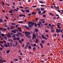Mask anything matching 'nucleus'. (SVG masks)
<instances>
[{
    "mask_svg": "<svg viewBox=\"0 0 63 63\" xmlns=\"http://www.w3.org/2000/svg\"><path fill=\"white\" fill-rule=\"evenodd\" d=\"M29 24V27L31 28V27H32L33 25H34V22H29L28 23Z\"/></svg>",
    "mask_w": 63,
    "mask_h": 63,
    "instance_id": "obj_1",
    "label": "nucleus"
},
{
    "mask_svg": "<svg viewBox=\"0 0 63 63\" xmlns=\"http://www.w3.org/2000/svg\"><path fill=\"white\" fill-rule=\"evenodd\" d=\"M31 34V32H26L25 33L26 37H28L29 35H30Z\"/></svg>",
    "mask_w": 63,
    "mask_h": 63,
    "instance_id": "obj_2",
    "label": "nucleus"
},
{
    "mask_svg": "<svg viewBox=\"0 0 63 63\" xmlns=\"http://www.w3.org/2000/svg\"><path fill=\"white\" fill-rule=\"evenodd\" d=\"M56 32L57 33H59V32H61V33H62L63 32V30H61L60 29H56Z\"/></svg>",
    "mask_w": 63,
    "mask_h": 63,
    "instance_id": "obj_3",
    "label": "nucleus"
},
{
    "mask_svg": "<svg viewBox=\"0 0 63 63\" xmlns=\"http://www.w3.org/2000/svg\"><path fill=\"white\" fill-rule=\"evenodd\" d=\"M22 33H20V32H18L17 34H16V36L17 37H19V35H22Z\"/></svg>",
    "mask_w": 63,
    "mask_h": 63,
    "instance_id": "obj_4",
    "label": "nucleus"
},
{
    "mask_svg": "<svg viewBox=\"0 0 63 63\" xmlns=\"http://www.w3.org/2000/svg\"><path fill=\"white\" fill-rule=\"evenodd\" d=\"M36 37V35L35 34H33L32 38L33 39H34Z\"/></svg>",
    "mask_w": 63,
    "mask_h": 63,
    "instance_id": "obj_5",
    "label": "nucleus"
},
{
    "mask_svg": "<svg viewBox=\"0 0 63 63\" xmlns=\"http://www.w3.org/2000/svg\"><path fill=\"white\" fill-rule=\"evenodd\" d=\"M19 16L20 17L21 16H24V17H25V16H26L25 15H19Z\"/></svg>",
    "mask_w": 63,
    "mask_h": 63,
    "instance_id": "obj_6",
    "label": "nucleus"
},
{
    "mask_svg": "<svg viewBox=\"0 0 63 63\" xmlns=\"http://www.w3.org/2000/svg\"><path fill=\"white\" fill-rule=\"evenodd\" d=\"M35 32L36 33H37V32H38V30L37 29L35 28Z\"/></svg>",
    "mask_w": 63,
    "mask_h": 63,
    "instance_id": "obj_7",
    "label": "nucleus"
},
{
    "mask_svg": "<svg viewBox=\"0 0 63 63\" xmlns=\"http://www.w3.org/2000/svg\"><path fill=\"white\" fill-rule=\"evenodd\" d=\"M10 51H11L10 50H7L6 51V53H9Z\"/></svg>",
    "mask_w": 63,
    "mask_h": 63,
    "instance_id": "obj_8",
    "label": "nucleus"
},
{
    "mask_svg": "<svg viewBox=\"0 0 63 63\" xmlns=\"http://www.w3.org/2000/svg\"><path fill=\"white\" fill-rule=\"evenodd\" d=\"M30 10L28 9H26L25 10V11L26 13H29V11Z\"/></svg>",
    "mask_w": 63,
    "mask_h": 63,
    "instance_id": "obj_9",
    "label": "nucleus"
},
{
    "mask_svg": "<svg viewBox=\"0 0 63 63\" xmlns=\"http://www.w3.org/2000/svg\"><path fill=\"white\" fill-rule=\"evenodd\" d=\"M18 58L19 59V60H22V59H23V58H21L20 57V56H19Z\"/></svg>",
    "mask_w": 63,
    "mask_h": 63,
    "instance_id": "obj_10",
    "label": "nucleus"
},
{
    "mask_svg": "<svg viewBox=\"0 0 63 63\" xmlns=\"http://www.w3.org/2000/svg\"><path fill=\"white\" fill-rule=\"evenodd\" d=\"M31 14L32 15H36V13L35 12H33Z\"/></svg>",
    "mask_w": 63,
    "mask_h": 63,
    "instance_id": "obj_11",
    "label": "nucleus"
},
{
    "mask_svg": "<svg viewBox=\"0 0 63 63\" xmlns=\"http://www.w3.org/2000/svg\"><path fill=\"white\" fill-rule=\"evenodd\" d=\"M11 32H13L14 33H16V31L14 30L11 31Z\"/></svg>",
    "mask_w": 63,
    "mask_h": 63,
    "instance_id": "obj_12",
    "label": "nucleus"
},
{
    "mask_svg": "<svg viewBox=\"0 0 63 63\" xmlns=\"http://www.w3.org/2000/svg\"><path fill=\"white\" fill-rule=\"evenodd\" d=\"M15 26H11L10 27V29H13V28H15Z\"/></svg>",
    "mask_w": 63,
    "mask_h": 63,
    "instance_id": "obj_13",
    "label": "nucleus"
},
{
    "mask_svg": "<svg viewBox=\"0 0 63 63\" xmlns=\"http://www.w3.org/2000/svg\"><path fill=\"white\" fill-rule=\"evenodd\" d=\"M0 22H1V23H2V22H3V19H0Z\"/></svg>",
    "mask_w": 63,
    "mask_h": 63,
    "instance_id": "obj_14",
    "label": "nucleus"
},
{
    "mask_svg": "<svg viewBox=\"0 0 63 63\" xmlns=\"http://www.w3.org/2000/svg\"><path fill=\"white\" fill-rule=\"evenodd\" d=\"M35 40L36 42V43H38V42H39V40H38V39H35Z\"/></svg>",
    "mask_w": 63,
    "mask_h": 63,
    "instance_id": "obj_15",
    "label": "nucleus"
},
{
    "mask_svg": "<svg viewBox=\"0 0 63 63\" xmlns=\"http://www.w3.org/2000/svg\"><path fill=\"white\" fill-rule=\"evenodd\" d=\"M45 41L42 40L41 41V42L42 44H44L45 43Z\"/></svg>",
    "mask_w": 63,
    "mask_h": 63,
    "instance_id": "obj_16",
    "label": "nucleus"
},
{
    "mask_svg": "<svg viewBox=\"0 0 63 63\" xmlns=\"http://www.w3.org/2000/svg\"><path fill=\"white\" fill-rule=\"evenodd\" d=\"M37 25H38V27H41L40 26H41V25L40 24V23H38L37 24Z\"/></svg>",
    "mask_w": 63,
    "mask_h": 63,
    "instance_id": "obj_17",
    "label": "nucleus"
},
{
    "mask_svg": "<svg viewBox=\"0 0 63 63\" xmlns=\"http://www.w3.org/2000/svg\"><path fill=\"white\" fill-rule=\"evenodd\" d=\"M1 36H2V37H4V36H5V35H4V34H1Z\"/></svg>",
    "mask_w": 63,
    "mask_h": 63,
    "instance_id": "obj_18",
    "label": "nucleus"
},
{
    "mask_svg": "<svg viewBox=\"0 0 63 63\" xmlns=\"http://www.w3.org/2000/svg\"><path fill=\"white\" fill-rule=\"evenodd\" d=\"M40 10L41 11H44L45 9H44V8H41Z\"/></svg>",
    "mask_w": 63,
    "mask_h": 63,
    "instance_id": "obj_19",
    "label": "nucleus"
},
{
    "mask_svg": "<svg viewBox=\"0 0 63 63\" xmlns=\"http://www.w3.org/2000/svg\"><path fill=\"white\" fill-rule=\"evenodd\" d=\"M37 11H40V8H38L37 9H36Z\"/></svg>",
    "mask_w": 63,
    "mask_h": 63,
    "instance_id": "obj_20",
    "label": "nucleus"
},
{
    "mask_svg": "<svg viewBox=\"0 0 63 63\" xmlns=\"http://www.w3.org/2000/svg\"><path fill=\"white\" fill-rule=\"evenodd\" d=\"M57 27L58 28H59L60 29V28H61V27H60V25H57Z\"/></svg>",
    "mask_w": 63,
    "mask_h": 63,
    "instance_id": "obj_21",
    "label": "nucleus"
},
{
    "mask_svg": "<svg viewBox=\"0 0 63 63\" xmlns=\"http://www.w3.org/2000/svg\"><path fill=\"white\" fill-rule=\"evenodd\" d=\"M23 22L22 21H19V22H18V23H22Z\"/></svg>",
    "mask_w": 63,
    "mask_h": 63,
    "instance_id": "obj_22",
    "label": "nucleus"
},
{
    "mask_svg": "<svg viewBox=\"0 0 63 63\" xmlns=\"http://www.w3.org/2000/svg\"><path fill=\"white\" fill-rule=\"evenodd\" d=\"M26 29H27V30H28L29 29H30V28H29V27H26Z\"/></svg>",
    "mask_w": 63,
    "mask_h": 63,
    "instance_id": "obj_23",
    "label": "nucleus"
},
{
    "mask_svg": "<svg viewBox=\"0 0 63 63\" xmlns=\"http://www.w3.org/2000/svg\"><path fill=\"white\" fill-rule=\"evenodd\" d=\"M28 48L29 49H31L32 48H31V46H30V45L29 47H28Z\"/></svg>",
    "mask_w": 63,
    "mask_h": 63,
    "instance_id": "obj_24",
    "label": "nucleus"
},
{
    "mask_svg": "<svg viewBox=\"0 0 63 63\" xmlns=\"http://www.w3.org/2000/svg\"><path fill=\"white\" fill-rule=\"evenodd\" d=\"M39 2L41 3L42 4H44V3L43 2V1H40Z\"/></svg>",
    "mask_w": 63,
    "mask_h": 63,
    "instance_id": "obj_25",
    "label": "nucleus"
},
{
    "mask_svg": "<svg viewBox=\"0 0 63 63\" xmlns=\"http://www.w3.org/2000/svg\"><path fill=\"white\" fill-rule=\"evenodd\" d=\"M12 11L11 10H10V11H9V13H13V12H12Z\"/></svg>",
    "mask_w": 63,
    "mask_h": 63,
    "instance_id": "obj_26",
    "label": "nucleus"
},
{
    "mask_svg": "<svg viewBox=\"0 0 63 63\" xmlns=\"http://www.w3.org/2000/svg\"><path fill=\"white\" fill-rule=\"evenodd\" d=\"M31 37V35H29L28 37V39H29Z\"/></svg>",
    "mask_w": 63,
    "mask_h": 63,
    "instance_id": "obj_27",
    "label": "nucleus"
},
{
    "mask_svg": "<svg viewBox=\"0 0 63 63\" xmlns=\"http://www.w3.org/2000/svg\"><path fill=\"white\" fill-rule=\"evenodd\" d=\"M44 35H42V39H45V37L44 36Z\"/></svg>",
    "mask_w": 63,
    "mask_h": 63,
    "instance_id": "obj_28",
    "label": "nucleus"
},
{
    "mask_svg": "<svg viewBox=\"0 0 63 63\" xmlns=\"http://www.w3.org/2000/svg\"><path fill=\"white\" fill-rule=\"evenodd\" d=\"M7 36L9 37V38H11V35L9 34H8L7 35Z\"/></svg>",
    "mask_w": 63,
    "mask_h": 63,
    "instance_id": "obj_29",
    "label": "nucleus"
},
{
    "mask_svg": "<svg viewBox=\"0 0 63 63\" xmlns=\"http://www.w3.org/2000/svg\"><path fill=\"white\" fill-rule=\"evenodd\" d=\"M4 38L5 40H7V37L6 36H4Z\"/></svg>",
    "mask_w": 63,
    "mask_h": 63,
    "instance_id": "obj_30",
    "label": "nucleus"
},
{
    "mask_svg": "<svg viewBox=\"0 0 63 63\" xmlns=\"http://www.w3.org/2000/svg\"><path fill=\"white\" fill-rule=\"evenodd\" d=\"M4 46V47H8V45H5Z\"/></svg>",
    "mask_w": 63,
    "mask_h": 63,
    "instance_id": "obj_31",
    "label": "nucleus"
},
{
    "mask_svg": "<svg viewBox=\"0 0 63 63\" xmlns=\"http://www.w3.org/2000/svg\"><path fill=\"white\" fill-rule=\"evenodd\" d=\"M0 46L2 47V48H4V47L1 44H0Z\"/></svg>",
    "mask_w": 63,
    "mask_h": 63,
    "instance_id": "obj_32",
    "label": "nucleus"
},
{
    "mask_svg": "<svg viewBox=\"0 0 63 63\" xmlns=\"http://www.w3.org/2000/svg\"><path fill=\"white\" fill-rule=\"evenodd\" d=\"M54 29V27H51V30H53Z\"/></svg>",
    "mask_w": 63,
    "mask_h": 63,
    "instance_id": "obj_33",
    "label": "nucleus"
},
{
    "mask_svg": "<svg viewBox=\"0 0 63 63\" xmlns=\"http://www.w3.org/2000/svg\"><path fill=\"white\" fill-rule=\"evenodd\" d=\"M19 43L20 44H22V42L21 41V40H20L18 41Z\"/></svg>",
    "mask_w": 63,
    "mask_h": 63,
    "instance_id": "obj_34",
    "label": "nucleus"
},
{
    "mask_svg": "<svg viewBox=\"0 0 63 63\" xmlns=\"http://www.w3.org/2000/svg\"><path fill=\"white\" fill-rule=\"evenodd\" d=\"M38 14H41V11H40L38 12Z\"/></svg>",
    "mask_w": 63,
    "mask_h": 63,
    "instance_id": "obj_35",
    "label": "nucleus"
},
{
    "mask_svg": "<svg viewBox=\"0 0 63 63\" xmlns=\"http://www.w3.org/2000/svg\"><path fill=\"white\" fill-rule=\"evenodd\" d=\"M17 40L19 41L20 40V38L19 37H17Z\"/></svg>",
    "mask_w": 63,
    "mask_h": 63,
    "instance_id": "obj_36",
    "label": "nucleus"
},
{
    "mask_svg": "<svg viewBox=\"0 0 63 63\" xmlns=\"http://www.w3.org/2000/svg\"><path fill=\"white\" fill-rule=\"evenodd\" d=\"M11 25H16V24H15V23H12Z\"/></svg>",
    "mask_w": 63,
    "mask_h": 63,
    "instance_id": "obj_37",
    "label": "nucleus"
},
{
    "mask_svg": "<svg viewBox=\"0 0 63 63\" xmlns=\"http://www.w3.org/2000/svg\"><path fill=\"white\" fill-rule=\"evenodd\" d=\"M12 38H15L16 37L15 35L12 36Z\"/></svg>",
    "mask_w": 63,
    "mask_h": 63,
    "instance_id": "obj_38",
    "label": "nucleus"
},
{
    "mask_svg": "<svg viewBox=\"0 0 63 63\" xmlns=\"http://www.w3.org/2000/svg\"><path fill=\"white\" fill-rule=\"evenodd\" d=\"M49 14L51 16H54V15H53V14H52V13H49Z\"/></svg>",
    "mask_w": 63,
    "mask_h": 63,
    "instance_id": "obj_39",
    "label": "nucleus"
},
{
    "mask_svg": "<svg viewBox=\"0 0 63 63\" xmlns=\"http://www.w3.org/2000/svg\"><path fill=\"white\" fill-rule=\"evenodd\" d=\"M54 30H51V32H52V33H53V32H54Z\"/></svg>",
    "mask_w": 63,
    "mask_h": 63,
    "instance_id": "obj_40",
    "label": "nucleus"
},
{
    "mask_svg": "<svg viewBox=\"0 0 63 63\" xmlns=\"http://www.w3.org/2000/svg\"><path fill=\"white\" fill-rule=\"evenodd\" d=\"M21 11L22 13H25V11L23 10H21Z\"/></svg>",
    "mask_w": 63,
    "mask_h": 63,
    "instance_id": "obj_41",
    "label": "nucleus"
},
{
    "mask_svg": "<svg viewBox=\"0 0 63 63\" xmlns=\"http://www.w3.org/2000/svg\"><path fill=\"white\" fill-rule=\"evenodd\" d=\"M46 10H44L43 12V13L44 14H45V13H46Z\"/></svg>",
    "mask_w": 63,
    "mask_h": 63,
    "instance_id": "obj_42",
    "label": "nucleus"
},
{
    "mask_svg": "<svg viewBox=\"0 0 63 63\" xmlns=\"http://www.w3.org/2000/svg\"><path fill=\"white\" fill-rule=\"evenodd\" d=\"M29 8H30V7H27L25 8V9H29Z\"/></svg>",
    "mask_w": 63,
    "mask_h": 63,
    "instance_id": "obj_43",
    "label": "nucleus"
},
{
    "mask_svg": "<svg viewBox=\"0 0 63 63\" xmlns=\"http://www.w3.org/2000/svg\"><path fill=\"white\" fill-rule=\"evenodd\" d=\"M7 45H8L9 47H10V43H7Z\"/></svg>",
    "mask_w": 63,
    "mask_h": 63,
    "instance_id": "obj_44",
    "label": "nucleus"
},
{
    "mask_svg": "<svg viewBox=\"0 0 63 63\" xmlns=\"http://www.w3.org/2000/svg\"><path fill=\"white\" fill-rule=\"evenodd\" d=\"M3 31H6V30H7V29H4V28L3 29Z\"/></svg>",
    "mask_w": 63,
    "mask_h": 63,
    "instance_id": "obj_45",
    "label": "nucleus"
},
{
    "mask_svg": "<svg viewBox=\"0 0 63 63\" xmlns=\"http://www.w3.org/2000/svg\"><path fill=\"white\" fill-rule=\"evenodd\" d=\"M48 26H49V27H50L51 26V25L50 24H48Z\"/></svg>",
    "mask_w": 63,
    "mask_h": 63,
    "instance_id": "obj_46",
    "label": "nucleus"
},
{
    "mask_svg": "<svg viewBox=\"0 0 63 63\" xmlns=\"http://www.w3.org/2000/svg\"><path fill=\"white\" fill-rule=\"evenodd\" d=\"M18 26H19V25H16L15 26V27L16 28H17V27H18Z\"/></svg>",
    "mask_w": 63,
    "mask_h": 63,
    "instance_id": "obj_47",
    "label": "nucleus"
},
{
    "mask_svg": "<svg viewBox=\"0 0 63 63\" xmlns=\"http://www.w3.org/2000/svg\"><path fill=\"white\" fill-rule=\"evenodd\" d=\"M20 8H21V9H23V7L21 6H20L19 7Z\"/></svg>",
    "mask_w": 63,
    "mask_h": 63,
    "instance_id": "obj_48",
    "label": "nucleus"
},
{
    "mask_svg": "<svg viewBox=\"0 0 63 63\" xmlns=\"http://www.w3.org/2000/svg\"><path fill=\"white\" fill-rule=\"evenodd\" d=\"M21 29V28H20V27H18L17 28L18 31L20 29Z\"/></svg>",
    "mask_w": 63,
    "mask_h": 63,
    "instance_id": "obj_49",
    "label": "nucleus"
},
{
    "mask_svg": "<svg viewBox=\"0 0 63 63\" xmlns=\"http://www.w3.org/2000/svg\"><path fill=\"white\" fill-rule=\"evenodd\" d=\"M34 26L35 27H36L37 26V24H36V23L34 24Z\"/></svg>",
    "mask_w": 63,
    "mask_h": 63,
    "instance_id": "obj_50",
    "label": "nucleus"
},
{
    "mask_svg": "<svg viewBox=\"0 0 63 63\" xmlns=\"http://www.w3.org/2000/svg\"><path fill=\"white\" fill-rule=\"evenodd\" d=\"M35 46H36V44H34L33 46V47H35Z\"/></svg>",
    "mask_w": 63,
    "mask_h": 63,
    "instance_id": "obj_51",
    "label": "nucleus"
},
{
    "mask_svg": "<svg viewBox=\"0 0 63 63\" xmlns=\"http://www.w3.org/2000/svg\"><path fill=\"white\" fill-rule=\"evenodd\" d=\"M18 31L21 32V31H22V30H21V29H20V30H18Z\"/></svg>",
    "mask_w": 63,
    "mask_h": 63,
    "instance_id": "obj_52",
    "label": "nucleus"
},
{
    "mask_svg": "<svg viewBox=\"0 0 63 63\" xmlns=\"http://www.w3.org/2000/svg\"><path fill=\"white\" fill-rule=\"evenodd\" d=\"M41 7H45V5H41Z\"/></svg>",
    "mask_w": 63,
    "mask_h": 63,
    "instance_id": "obj_53",
    "label": "nucleus"
},
{
    "mask_svg": "<svg viewBox=\"0 0 63 63\" xmlns=\"http://www.w3.org/2000/svg\"><path fill=\"white\" fill-rule=\"evenodd\" d=\"M14 40H16V37L15 38H14L13 39Z\"/></svg>",
    "mask_w": 63,
    "mask_h": 63,
    "instance_id": "obj_54",
    "label": "nucleus"
},
{
    "mask_svg": "<svg viewBox=\"0 0 63 63\" xmlns=\"http://www.w3.org/2000/svg\"><path fill=\"white\" fill-rule=\"evenodd\" d=\"M13 43H12L11 44V45L10 46V47H12V46H13Z\"/></svg>",
    "mask_w": 63,
    "mask_h": 63,
    "instance_id": "obj_55",
    "label": "nucleus"
},
{
    "mask_svg": "<svg viewBox=\"0 0 63 63\" xmlns=\"http://www.w3.org/2000/svg\"><path fill=\"white\" fill-rule=\"evenodd\" d=\"M21 41L22 42H23V41H24V40L23 39H21Z\"/></svg>",
    "mask_w": 63,
    "mask_h": 63,
    "instance_id": "obj_56",
    "label": "nucleus"
},
{
    "mask_svg": "<svg viewBox=\"0 0 63 63\" xmlns=\"http://www.w3.org/2000/svg\"><path fill=\"white\" fill-rule=\"evenodd\" d=\"M3 42L2 41H0V44H3Z\"/></svg>",
    "mask_w": 63,
    "mask_h": 63,
    "instance_id": "obj_57",
    "label": "nucleus"
},
{
    "mask_svg": "<svg viewBox=\"0 0 63 63\" xmlns=\"http://www.w3.org/2000/svg\"><path fill=\"white\" fill-rule=\"evenodd\" d=\"M3 43H5V44H6V41L5 40L3 41Z\"/></svg>",
    "mask_w": 63,
    "mask_h": 63,
    "instance_id": "obj_58",
    "label": "nucleus"
},
{
    "mask_svg": "<svg viewBox=\"0 0 63 63\" xmlns=\"http://www.w3.org/2000/svg\"><path fill=\"white\" fill-rule=\"evenodd\" d=\"M2 4H3V6H4V5H5V4H4V2H3V1L2 2Z\"/></svg>",
    "mask_w": 63,
    "mask_h": 63,
    "instance_id": "obj_59",
    "label": "nucleus"
},
{
    "mask_svg": "<svg viewBox=\"0 0 63 63\" xmlns=\"http://www.w3.org/2000/svg\"><path fill=\"white\" fill-rule=\"evenodd\" d=\"M40 46H43V44L42 43H40Z\"/></svg>",
    "mask_w": 63,
    "mask_h": 63,
    "instance_id": "obj_60",
    "label": "nucleus"
},
{
    "mask_svg": "<svg viewBox=\"0 0 63 63\" xmlns=\"http://www.w3.org/2000/svg\"><path fill=\"white\" fill-rule=\"evenodd\" d=\"M33 50H34V49H36V47H34L32 49Z\"/></svg>",
    "mask_w": 63,
    "mask_h": 63,
    "instance_id": "obj_61",
    "label": "nucleus"
},
{
    "mask_svg": "<svg viewBox=\"0 0 63 63\" xmlns=\"http://www.w3.org/2000/svg\"><path fill=\"white\" fill-rule=\"evenodd\" d=\"M3 28H0V30H3Z\"/></svg>",
    "mask_w": 63,
    "mask_h": 63,
    "instance_id": "obj_62",
    "label": "nucleus"
},
{
    "mask_svg": "<svg viewBox=\"0 0 63 63\" xmlns=\"http://www.w3.org/2000/svg\"><path fill=\"white\" fill-rule=\"evenodd\" d=\"M12 3L13 5H15V2H13Z\"/></svg>",
    "mask_w": 63,
    "mask_h": 63,
    "instance_id": "obj_63",
    "label": "nucleus"
},
{
    "mask_svg": "<svg viewBox=\"0 0 63 63\" xmlns=\"http://www.w3.org/2000/svg\"><path fill=\"white\" fill-rule=\"evenodd\" d=\"M19 5H21V2H19Z\"/></svg>",
    "mask_w": 63,
    "mask_h": 63,
    "instance_id": "obj_64",
    "label": "nucleus"
}]
</instances>
